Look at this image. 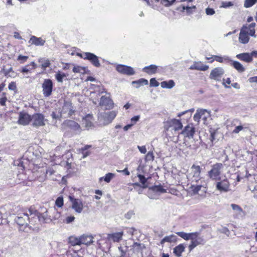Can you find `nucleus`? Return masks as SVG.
Returning a JSON list of instances; mask_svg holds the SVG:
<instances>
[{
    "label": "nucleus",
    "instance_id": "3c124183",
    "mask_svg": "<svg viewBox=\"0 0 257 257\" xmlns=\"http://www.w3.org/2000/svg\"><path fill=\"white\" fill-rule=\"evenodd\" d=\"M175 1V0H161V3L165 7H169L171 6Z\"/></svg>",
    "mask_w": 257,
    "mask_h": 257
},
{
    "label": "nucleus",
    "instance_id": "cd10ccee",
    "mask_svg": "<svg viewBox=\"0 0 257 257\" xmlns=\"http://www.w3.org/2000/svg\"><path fill=\"white\" fill-rule=\"evenodd\" d=\"M93 237L92 235H82L80 236L81 244L89 245L93 242Z\"/></svg>",
    "mask_w": 257,
    "mask_h": 257
},
{
    "label": "nucleus",
    "instance_id": "423d86ee",
    "mask_svg": "<svg viewBox=\"0 0 257 257\" xmlns=\"http://www.w3.org/2000/svg\"><path fill=\"white\" fill-rule=\"evenodd\" d=\"M216 189L221 192H227L229 191L230 183L227 178L224 176V178L219 180H216Z\"/></svg>",
    "mask_w": 257,
    "mask_h": 257
},
{
    "label": "nucleus",
    "instance_id": "f8f14e48",
    "mask_svg": "<svg viewBox=\"0 0 257 257\" xmlns=\"http://www.w3.org/2000/svg\"><path fill=\"white\" fill-rule=\"evenodd\" d=\"M69 199L72 203V208L78 213H81L84 208V204L82 201L79 199L74 198L71 196L69 197Z\"/></svg>",
    "mask_w": 257,
    "mask_h": 257
},
{
    "label": "nucleus",
    "instance_id": "58836bf2",
    "mask_svg": "<svg viewBox=\"0 0 257 257\" xmlns=\"http://www.w3.org/2000/svg\"><path fill=\"white\" fill-rule=\"evenodd\" d=\"M115 176V174L111 173H108L105 175L104 177H101L99 179L100 181L104 180L106 183H109L112 179Z\"/></svg>",
    "mask_w": 257,
    "mask_h": 257
},
{
    "label": "nucleus",
    "instance_id": "052dcab7",
    "mask_svg": "<svg viewBox=\"0 0 257 257\" xmlns=\"http://www.w3.org/2000/svg\"><path fill=\"white\" fill-rule=\"evenodd\" d=\"M5 74L6 76H9V77H12L13 75L11 73H14V71H13L12 68H10V69L8 70H5Z\"/></svg>",
    "mask_w": 257,
    "mask_h": 257
},
{
    "label": "nucleus",
    "instance_id": "0e129e2a",
    "mask_svg": "<svg viewBox=\"0 0 257 257\" xmlns=\"http://www.w3.org/2000/svg\"><path fill=\"white\" fill-rule=\"evenodd\" d=\"M137 148L139 149V151L141 153H142V154H146V153L147 149H146V147L145 146H138Z\"/></svg>",
    "mask_w": 257,
    "mask_h": 257
},
{
    "label": "nucleus",
    "instance_id": "37998d69",
    "mask_svg": "<svg viewBox=\"0 0 257 257\" xmlns=\"http://www.w3.org/2000/svg\"><path fill=\"white\" fill-rule=\"evenodd\" d=\"M138 177L140 182L142 184V187L144 188H147L148 185L146 184L147 179L144 177V176L142 175H139Z\"/></svg>",
    "mask_w": 257,
    "mask_h": 257
},
{
    "label": "nucleus",
    "instance_id": "bf43d9fd",
    "mask_svg": "<svg viewBox=\"0 0 257 257\" xmlns=\"http://www.w3.org/2000/svg\"><path fill=\"white\" fill-rule=\"evenodd\" d=\"M205 13L206 15L211 16L215 14V11L212 8H207L205 9Z\"/></svg>",
    "mask_w": 257,
    "mask_h": 257
},
{
    "label": "nucleus",
    "instance_id": "6e6d98bb",
    "mask_svg": "<svg viewBox=\"0 0 257 257\" xmlns=\"http://www.w3.org/2000/svg\"><path fill=\"white\" fill-rule=\"evenodd\" d=\"M33 70L32 69V68H31L30 67V65H27L25 66H24V67L22 68L21 72L23 73H28L29 72H30L31 70Z\"/></svg>",
    "mask_w": 257,
    "mask_h": 257
},
{
    "label": "nucleus",
    "instance_id": "7ed1b4c3",
    "mask_svg": "<svg viewBox=\"0 0 257 257\" xmlns=\"http://www.w3.org/2000/svg\"><path fill=\"white\" fill-rule=\"evenodd\" d=\"M117 114V111L113 110L99 114L98 119L103 124L106 125L112 122Z\"/></svg>",
    "mask_w": 257,
    "mask_h": 257
},
{
    "label": "nucleus",
    "instance_id": "774afa93",
    "mask_svg": "<svg viewBox=\"0 0 257 257\" xmlns=\"http://www.w3.org/2000/svg\"><path fill=\"white\" fill-rule=\"evenodd\" d=\"M7 101V97L4 96L0 98V104L2 106L6 105V101Z\"/></svg>",
    "mask_w": 257,
    "mask_h": 257
},
{
    "label": "nucleus",
    "instance_id": "de8ad7c7",
    "mask_svg": "<svg viewBox=\"0 0 257 257\" xmlns=\"http://www.w3.org/2000/svg\"><path fill=\"white\" fill-rule=\"evenodd\" d=\"M257 2V0H245L244 4L245 8H249L252 7Z\"/></svg>",
    "mask_w": 257,
    "mask_h": 257
},
{
    "label": "nucleus",
    "instance_id": "603ef678",
    "mask_svg": "<svg viewBox=\"0 0 257 257\" xmlns=\"http://www.w3.org/2000/svg\"><path fill=\"white\" fill-rule=\"evenodd\" d=\"M134 215L135 211L134 210H129L124 214V217L127 219H130Z\"/></svg>",
    "mask_w": 257,
    "mask_h": 257
},
{
    "label": "nucleus",
    "instance_id": "b1692460",
    "mask_svg": "<svg viewBox=\"0 0 257 257\" xmlns=\"http://www.w3.org/2000/svg\"><path fill=\"white\" fill-rule=\"evenodd\" d=\"M123 232H115L108 234L107 235L108 239L112 240L113 242H119L122 239Z\"/></svg>",
    "mask_w": 257,
    "mask_h": 257
},
{
    "label": "nucleus",
    "instance_id": "e433bc0d",
    "mask_svg": "<svg viewBox=\"0 0 257 257\" xmlns=\"http://www.w3.org/2000/svg\"><path fill=\"white\" fill-rule=\"evenodd\" d=\"M38 62L41 64V68L43 70H45L50 65V61L47 59L41 58L38 60Z\"/></svg>",
    "mask_w": 257,
    "mask_h": 257
},
{
    "label": "nucleus",
    "instance_id": "4468645a",
    "mask_svg": "<svg viewBox=\"0 0 257 257\" xmlns=\"http://www.w3.org/2000/svg\"><path fill=\"white\" fill-rule=\"evenodd\" d=\"M224 74V70L222 67H216L211 70L209 78L216 81H220Z\"/></svg>",
    "mask_w": 257,
    "mask_h": 257
},
{
    "label": "nucleus",
    "instance_id": "39448f33",
    "mask_svg": "<svg viewBox=\"0 0 257 257\" xmlns=\"http://www.w3.org/2000/svg\"><path fill=\"white\" fill-rule=\"evenodd\" d=\"M190 240L191 242L188 246L190 251H191L195 247L200 244H203L205 242L203 237L200 236L199 233L197 232H194L193 235L192 236Z\"/></svg>",
    "mask_w": 257,
    "mask_h": 257
},
{
    "label": "nucleus",
    "instance_id": "aec40b11",
    "mask_svg": "<svg viewBox=\"0 0 257 257\" xmlns=\"http://www.w3.org/2000/svg\"><path fill=\"white\" fill-rule=\"evenodd\" d=\"M170 127H173L175 131L179 130L182 128V124L181 121L177 119H172L168 120L166 122Z\"/></svg>",
    "mask_w": 257,
    "mask_h": 257
},
{
    "label": "nucleus",
    "instance_id": "4c0bfd02",
    "mask_svg": "<svg viewBox=\"0 0 257 257\" xmlns=\"http://www.w3.org/2000/svg\"><path fill=\"white\" fill-rule=\"evenodd\" d=\"M52 117L54 119H59L61 117H63L61 108L56 109L53 111L52 113Z\"/></svg>",
    "mask_w": 257,
    "mask_h": 257
},
{
    "label": "nucleus",
    "instance_id": "c756f323",
    "mask_svg": "<svg viewBox=\"0 0 257 257\" xmlns=\"http://www.w3.org/2000/svg\"><path fill=\"white\" fill-rule=\"evenodd\" d=\"M231 65L233 66L238 72H243L245 71V68L239 62L231 60Z\"/></svg>",
    "mask_w": 257,
    "mask_h": 257
},
{
    "label": "nucleus",
    "instance_id": "2f4dec72",
    "mask_svg": "<svg viewBox=\"0 0 257 257\" xmlns=\"http://www.w3.org/2000/svg\"><path fill=\"white\" fill-rule=\"evenodd\" d=\"M185 246L183 244L176 246L173 249V252L178 257L181 256L182 253L184 251Z\"/></svg>",
    "mask_w": 257,
    "mask_h": 257
},
{
    "label": "nucleus",
    "instance_id": "338daca9",
    "mask_svg": "<svg viewBox=\"0 0 257 257\" xmlns=\"http://www.w3.org/2000/svg\"><path fill=\"white\" fill-rule=\"evenodd\" d=\"M55 171L53 168L49 167L47 169L46 173V174L52 175L55 173Z\"/></svg>",
    "mask_w": 257,
    "mask_h": 257
},
{
    "label": "nucleus",
    "instance_id": "4d7b16f0",
    "mask_svg": "<svg viewBox=\"0 0 257 257\" xmlns=\"http://www.w3.org/2000/svg\"><path fill=\"white\" fill-rule=\"evenodd\" d=\"M194 111V108H191V109H188L187 110H185L184 111H182V112H181L180 113H179L177 115V116L178 117H181V116H182L183 115L188 113V112H190V116L191 115V113L192 112H193Z\"/></svg>",
    "mask_w": 257,
    "mask_h": 257
},
{
    "label": "nucleus",
    "instance_id": "c85d7f7f",
    "mask_svg": "<svg viewBox=\"0 0 257 257\" xmlns=\"http://www.w3.org/2000/svg\"><path fill=\"white\" fill-rule=\"evenodd\" d=\"M255 23H252L248 25H244L243 27H245L246 28V31H248V34L252 37H256V35H255Z\"/></svg>",
    "mask_w": 257,
    "mask_h": 257
},
{
    "label": "nucleus",
    "instance_id": "69168bd1",
    "mask_svg": "<svg viewBox=\"0 0 257 257\" xmlns=\"http://www.w3.org/2000/svg\"><path fill=\"white\" fill-rule=\"evenodd\" d=\"M96 91L98 92L99 94H102L104 93H106V91H105V89L103 87L98 86L97 87V89H96Z\"/></svg>",
    "mask_w": 257,
    "mask_h": 257
},
{
    "label": "nucleus",
    "instance_id": "72a5a7b5",
    "mask_svg": "<svg viewBox=\"0 0 257 257\" xmlns=\"http://www.w3.org/2000/svg\"><path fill=\"white\" fill-rule=\"evenodd\" d=\"M177 240V237L176 235L171 234L168 236H165L161 241V243L163 244L165 242H174Z\"/></svg>",
    "mask_w": 257,
    "mask_h": 257
},
{
    "label": "nucleus",
    "instance_id": "ddd939ff",
    "mask_svg": "<svg viewBox=\"0 0 257 257\" xmlns=\"http://www.w3.org/2000/svg\"><path fill=\"white\" fill-rule=\"evenodd\" d=\"M116 70L119 73L128 76L133 75L135 73L133 68L121 64L117 65Z\"/></svg>",
    "mask_w": 257,
    "mask_h": 257
},
{
    "label": "nucleus",
    "instance_id": "dca6fc26",
    "mask_svg": "<svg viewBox=\"0 0 257 257\" xmlns=\"http://www.w3.org/2000/svg\"><path fill=\"white\" fill-rule=\"evenodd\" d=\"M29 214L28 213H23L19 214L15 219L16 223L21 226L27 225L28 221L29 220Z\"/></svg>",
    "mask_w": 257,
    "mask_h": 257
},
{
    "label": "nucleus",
    "instance_id": "5fc2aeb1",
    "mask_svg": "<svg viewBox=\"0 0 257 257\" xmlns=\"http://www.w3.org/2000/svg\"><path fill=\"white\" fill-rule=\"evenodd\" d=\"M151 86L157 87L159 85V83L155 79V78H151L150 81Z\"/></svg>",
    "mask_w": 257,
    "mask_h": 257
},
{
    "label": "nucleus",
    "instance_id": "8fccbe9b",
    "mask_svg": "<svg viewBox=\"0 0 257 257\" xmlns=\"http://www.w3.org/2000/svg\"><path fill=\"white\" fill-rule=\"evenodd\" d=\"M55 205L58 207H61L63 206V198L62 197H59L55 201Z\"/></svg>",
    "mask_w": 257,
    "mask_h": 257
},
{
    "label": "nucleus",
    "instance_id": "473e14b6",
    "mask_svg": "<svg viewBox=\"0 0 257 257\" xmlns=\"http://www.w3.org/2000/svg\"><path fill=\"white\" fill-rule=\"evenodd\" d=\"M161 86L163 88L171 89L175 86V82L173 80L164 81L161 82Z\"/></svg>",
    "mask_w": 257,
    "mask_h": 257
},
{
    "label": "nucleus",
    "instance_id": "c9c22d12",
    "mask_svg": "<svg viewBox=\"0 0 257 257\" xmlns=\"http://www.w3.org/2000/svg\"><path fill=\"white\" fill-rule=\"evenodd\" d=\"M194 232L191 233H186L183 231L177 232L176 234L181 238H183L185 240H190L192 235H193Z\"/></svg>",
    "mask_w": 257,
    "mask_h": 257
},
{
    "label": "nucleus",
    "instance_id": "79ce46f5",
    "mask_svg": "<svg viewBox=\"0 0 257 257\" xmlns=\"http://www.w3.org/2000/svg\"><path fill=\"white\" fill-rule=\"evenodd\" d=\"M35 215L36 216L37 218L38 219L39 221L41 222H45L47 218V215L45 214H40L38 212H36L35 214Z\"/></svg>",
    "mask_w": 257,
    "mask_h": 257
},
{
    "label": "nucleus",
    "instance_id": "1a4fd4ad",
    "mask_svg": "<svg viewBox=\"0 0 257 257\" xmlns=\"http://www.w3.org/2000/svg\"><path fill=\"white\" fill-rule=\"evenodd\" d=\"M61 110L64 117H70L75 111L72 103L68 101L64 102Z\"/></svg>",
    "mask_w": 257,
    "mask_h": 257
},
{
    "label": "nucleus",
    "instance_id": "a18cd8bd",
    "mask_svg": "<svg viewBox=\"0 0 257 257\" xmlns=\"http://www.w3.org/2000/svg\"><path fill=\"white\" fill-rule=\"evenodd\" d=\"M73 72L74 73H84L85 69L80 66H75L73 68Z\"/></svg>",
    "mask_w": 257,
    "mask_h": 257
},
{
    "label": "nucleus",
    "instance_id": "f3484780",
    "mask_svg": "<svg viewBox=\"0 0 257 257\" xmlns=\"http://www.w3.org/2000/svg\"><path fill=\"white\" fill-rule=\"evenodd\" d=\"M31 116L26 112H21L19 115L18 123L21 125H26L31 121Z\"/></svg>",
    "mask_w": 257,
    "mask_h": 257
},
{
    "label": "nucleus",
    "instance_id": "4be33fe9",
    "mask_svg": "<svg viewBox=\"0 0 257 257\" xmlns=\"http://www.w3.org/2000/svg\"><path fill=\"white\" fill-rule=\"evenodd\" d=\"M63 125L64 126H67L71 129L76 131L79 132L80 130V127L78 123L71 120H66L63 123Z\"/></svg>",
    "mask_w": 257,
    "mask_h": 257
},
{
    "label": "nucleus",
    "instance_id": "f704fd0d",
    "mask_svg": "<svg viewBox=\"0 0 257 257\" xmlns=\"http://www.w3.org/2000/svg\"><path fill=\"white\" fill-rule=\"evenodd\" d=\"M133 85L136 84V87L138 88L141 86L146 85L148 84V81L144 78H141L138 80L132 81Z\"/></svg>",
    "mask_w": 257,
    "mask_h": 257
},
{
    "label": "nucleus",
    "instance_id": "9b49d317",
    "mask_svg": "<svg viewBox=\"0 0 257 257\" xmlns=\"http://www.w3.org/2000/svg\"><path fill=\"white\" fill-rule=\"evenodd\" d=\"M99 105L104 106L105 109H110L113 107V102L110 97L109 93H106V95L102 96L100 98Z\"/></svg>",
    "mask_w": 257,
    "mask_h": 257
},
{
    "label": "nucleus",
    "instance_id": "bb28decb",
    "mask_svg": "<svg viewBox=\"0 0 257 257\" xmlns=\"http://www.w3.org/2000/svg\"><path fill=\"white\" fill-rule=\"evenodd\" d=\"M29 43L32 45H35L36 46H43L45 43V41L42 39L41 38H38L36 36H32Z\"/></svg>",
    "mask_w": 257,
    "mask_h": 257
},
{
    "label": "nucleus",
    "instance_id": "ea45409f",
    "mask_svg": "<svg viewBox=\"0 0 257 257\" xmlns=\"http://www.w3.org/2000/svg\"><path fill=\"white\" fill-rule=\"evenodd\" d=\"M66 77V75L61 71H58L55 74V78L57 81L59 82L62 83L63 81V79Z\"/></svg>",
    "mask_w": 257,
    "mask_h": 257
},
{
    "label": "nucleus",
    "instance_id": "6ab92c4d",
    "mask_svg": "<svg viewBox=\"0 0 257 257\" xmlns=\"http://www.w3.org/2000/svg\"><path fill=\"white\" fill-rule=\"evenodd\" d=\"M236 57L239 60L244 61L246 63H250L253 60V55L252 52L249 53H242L236 55Z\"/></svg>",
    "mask_w": 257,
    "mask_h": 257
},
{
    "label": "nucleus",
    "instance_id": "412c9836",
    "mask_svg": "<svg viewBox=\"0 0 257 257\" xmlns=\"http://www.w3.org/2000/svg\"><path fill=\"white\" fill-rule=\"evenodd\" d=\"M93 116L91 114H88L83 118L82 124L86 128L89 129L93 126Z\"/></svg>",
    "mask_w": 257,
    "mask_h": 257
},
{
    "label": "nucleus",
    "instance_id": "7c9ffc66",
    "mask_svg": "<svg viewBox=\"0 0 257 257\" xmlns=\"http://www.w3.org/2000/svg\"><path fill=\"white\" fill-rule=\"evenodd\" d=\"M214 60L219 63H227L231 61L230 58L226 55L223 56L213 55Z\"/></svg>",
    "mask_w": 257,
    "mask_h": 257
},
{
    "label": "nucleus",
    "instance_id": "e2e57ef3",
    "mask_svg": "<svg viewBox=\"0 0 257 257\" xmlns=\"http://www.w3.org/2000/svg\"><path fill=\"white\" fill-rule=\"evenodd\" d=\"M210 132L211 134V135H210L211 140V141H213V140H214L215 139V134L217 132V130L211 129L210 131Z\"/></svg>",
    "mask_w": 257,
    "mask_h": 257
},
{
    "label": "nucleus",
    "instance_id": "0eeeda50",
    "mask_svg": "<svg viewBox=\"0 0 257 257\" xmlns=\"http://www.w3.org/2000/svg\"><path fill=\"white\" fill-rule=\"evenodd\" d=\"M53 87L52 81L50 79H45L42 83V92L45 97H49L52 94Z\"/></svg>",
    "mask_w": 257,
    "mask_h": 257
},
{
    "label": "nucleus",
    "instance_id": "680f3d73",
    "mask_svg": "<svg viewBox=\"0 0 257 257\" xmlns=\"http://www.w3.org/2000/svg\"><path fill=\"white\" fill-rule=\"evenodd\" d=\"M243 127L242 125H238L235 127V128L233 131L232 133L234 134H238L243 130Z\"/></svg>",
    "mask_w": 257,
    "mask_h": 257
},
{
    "label": "nucleus",
    "instance_id": "864d4df0",
    "mask_svg": "<svg viewBox=\"0 0 257 257\" xmlns=\"http://www.w3.org/2000/svg\"><path fill=\"white\" fill-rule=\"evenodd\" d=\"M28 59V56H23L22 55H19L17 60L20 62L21 63H24L27 61Z\"/></svg>",
    "mask_w": 257,
    "mask_h": 257
},
{
    "label": "nucleus",
    "instance_id": "9d476101",
    "mask_svg": "<svg viewBox=\"0 0 257 257\" xmlns=\"http://www.w3.org/2000/svg\"><path fill=\"white\" fill-rule=\"evenodd\" d=\"M210 116V112L209 111L205 109H198L194 115V119L195 121L198 122L200 118H202V119L205 121Z\"/></svg>",
    "mask_w": 257,
    "mask_h": 257
},
{
    "label": "nucleus",
    "instance_id": "20e7f679",
    "mask_svg": "<svg viewBox=\"0 0 257 257\" xmlns=\"http://www.w3.org/2000/svg\"><path fill=\"white\" fill-rule=\"evenodd\" d=\"M166 192V190L161 185L152 186L149 189L148 196L152 199H157L160 195Z\"/></svg>",
    "mask_w": 257,
    "mask_h": 257
},
{
    "label": "nucleus",
    "instance_id": "f03ea898",
    "mask_svg": "<svg viewBox=\"0 0 257 257\" xmlns=\"http://www.w3.org/2000/svg\"><path fill=\"white\" fill-rule=\"evenodd\" d=\"M201 168L199 166L193 165L190 168V172L187 175L188 181L191 183H198L199 181H201Z\"/></svg>",
    "mask_w": 257,
    "mask_h": 257
},
{
    "label": "nucleus",
    "instance_id": "13d9d810",
    "mask_svg": "<svg viewBox=\"0 0 257 257\" xmlns=\"http://www.w3.org/2000/svg\"><path fill=\"white\" fill-rule=\"evenodd\" d=\"M133 247L135 250L139 251L141 249L142 245L139 243L134 242L133 245Z\"/></svg>",
    "mask_w": 257,
    "mask_h": 257
},
{
    "label": "nucleus",
    "instance_id": "a878e982",
    "mask_svg": "<svg viewBox=\"0 0 257 257\" xmlns=\"http://www.w3.org/2000/svg\"><path fill=\"white\" fill-rule=\"evenodd\" d=\"M143 71L149 75L155 74L158 72V66L156 65H150L145 67Z\"/></svg>",
    "mask_w": 257,
    "mask_h": 257
},
{
    "label": "nucleus",
    "instance_id": "393cba45",
    "mask_svg": "<svg viewBox=\"0 0 257 257\" xmlns=\"http://www.w3.org/2000/svg\"><path fill=\"white\" fill-rule=\"evenodd\" d=\"M194 133V127L192 124H189L185 127L184 130L182 131V134L185 137H193Z\"/></svg>",
    "mask_w": 257,
    "mask_h": 257
},
{
    "label": "nucleus",
    "instance_id": "f257e3e1",
    "mask_svg": "<svg viewBox=\"0 0 257 257\" xmlns=\"http://www.w3.org/2000/svg\"><path fill=\"white\" fill-rule=\"evenodd\" d=\"M224 165L220 163H217L212 166L211 170L208 172V177L212 180H219L220 175Z\"/></svg>",
    "mask_w": 257,
    "mask_h": 257
},
{
    "label": "nucleus",
    "instance_id": "a19ab883",
    "mask_svg": "<svg viewBox=\"0 0 257 257\" xmlns=\"http://www.w3.org/2000/svg\"><path fill=\"white\" fill-rule=\"evenodd\" d=\"M70 242L73 246L81 245L80 236L79 237H70Z\"/></svg>",
    "mask_w": 257,
    "mask_h": 257
},
{
    "label": "nucleus",
    "instance_id": "49530a36",
    "mask_svg": "<svg viewBox=\"0 0 257 257\" xmlns=\"http://www.w3.org/2000/svg\"><path fill=\"white\" fill-rule=\"evenodd\" d=\"M145 161L147 162L153 161L154 159V156L152 151H149L145 156Z\"/></svg>",
    "mask_w": 257,
    "mask_h": 257
},
{
    "label": "nucleus",
    "instance_id": "6e6552de",
    "mask_svg": "<svg viewBox=\"0 0 257 257\" xmlns=\"http://www.w3.org/2000/svg\"><path fill=\"white\" fill-rule=\"evenodd\" d=\"M45 121L44 115L40 113L34 114L31 117L32 125L37 127L44 125Z\"/></svg>",
    "mask_w": 257,
    "mask_h": 257
},
{
    "label": "nucleus",
    "instance_id": "5701e85b",
    "mask_svg": "<svg viewBox=\"0 0 257 257\" xmlns=\"http://www.w3.org/2000/svg\"><path fill=\"white\" fill-rule=\"evenodd\" d=\"M209 68L208 65H204L201 62H195L190 67L191 70H197L200 71H206Z\"/></svg>",
    "mask_w": 257,
    "mask_h": 257
},
{
    "label": "nucleus",
    "instance_id": "a211bd4d",
    "mask_svg": "<svg viewBox=\"0 0 257 257\" xmlns=\"http://www.w3.org/2000/svg\"><path fill=\"white\" fill-rule=\"evenodd\" d=\"M238 39L239 42L242 44H246L248 42L249 38L248 37V31H246V27H242L241 28Z\"/></svg>",
    "mask_w": 257,
    "mask_h": 257
},
{
    "label": "nucleus",
    "instance_id": "2eb2a0df",
    "mask_svg": "<svg viewBox=\"0 0 257 257\" xmlns=\"http://www.w3.org/2000/svg\"><path fill=\"white\" fill-rule=\"evenodd\" d=\"M83 59L89 60L94 66L96 67H99L100 66L98 57L93 53L85 52Z\"/></svg>",
    "mask_w": 257,
    "mask_h": 257
},
{
    "label": "nucleus",
    "instance_id": "c03bdc74",
    "mask_svg": "<svg viewBox=\"0 0 257 257\" xmlns=\"http://www.w3.org/2000/svg\"><path fill=\"white\" fill-rule=\"evenodd\" d=\"M202 186H203L201 184H196V185L192 184V185H191V188L192 191L194 193H198V192L201 189V188Z\"/></svg>",
    "mask_w": 257,
    "mask_h": 257
},
{
    "label": "nucleus",
    "instance_id": "09e8293b",
    "mask_svg": "<svg viewBox=\"0 0 257 257\" xmlns=\"http://www.w3.org/2000/svg\"><path fill=\"white\" fill-rule=\"evenodd\" d=\"M231 207H232V208L233 210L236 211L238 214H240L242 212H243V210L238 205H236L235 204H231Z\"/></svg>",
    "mask_w": 257,
    "mask_h": 257
}]
</instances>
